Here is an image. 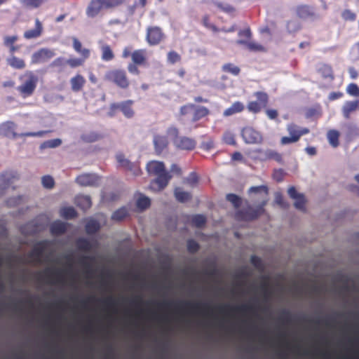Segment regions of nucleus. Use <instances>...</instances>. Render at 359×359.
Instances as JSON below:
<instances>
[{"label":"nucleus","mask_w":359,"mask_h":359,"mask_svg":"<svg viewBox=\"0 0 359 359\" xmlns=\"http://www.w3.org/2000/svg\"><path fill=\"white\" fill-rule=\"evenodd\" d=\"M249 194H259L262 198L260 204L255 209L248 207L236 212V219L241 221H252L257 219L264 212V206L267 203L268 188L266 186L252 187L248 191Z\"/></svg>","instance_id":"f257e3e1"},{"label":"nucleus","mask_w":359,"mask_h":359,"mask_svg":"<svg viewBox=\"0 0 359 359\" xmlns=\"http://www.w3.org/2000/svg\"><path fill=\"white\" fill-rule=\"evenodd\" d=\"M147 170L150 175L156 176V178L150 183L149 188L154 191L163 190L172 179V175L165 170L163 162L152 161L148 163Z\"/></svg>","instance_id":"f03ea898"},{"label":"nucleus","mask_w":359,"mask_h":359,"mask_svg":"<svg viewBox=\"0 0 359 359\" xmlns=\"http://www.w3.org/2000/svg\"><path fill=\"white\" fill-rule=\"evenodd\" d=\"M160 307L170 308L174 305L176 311L180 312H188L191 313L202 314L203 316H211L212 308L207 303L193 302H163L158 304Z\"/></svg>","instance_id":"7ed1b4c3"},{"label":"nucleus","mask_w":359,"mask_h":359,"mask_svg":"<svg viewBox=\"0 0 359 359\" xmlns=\"http://www.w3.org/2000/svg\"><path fill=\"white\" fill-rule=\"evenodd\" d=\"M20 84L16 88L22 98H27L33 95L37 83L38 76L32 71H27L19 76Z\"/></svg>","instance_id":"20e7f679"},{"label":"nucleus","mask_w":359,"mask_h":359,"mask_svg":"<svg viewBox=\"0 0 359 359\" xmlns=\"http://www.w3.org/2000/svg\"><path fill=\"white\" fill-rule=\"evenodd\" d=\"M128 0H90L86 8L89 18L97 16L102 9H116L126 4Z\"/></svg>","instance_id":"39448f33"},{"label":"nucleus","mask_w":359,"mask_h":359,"mask_svg":"<svg viewBox=\"0 0 359 359\" xmlns=\"http://www.w3.org/2000/svg\"><path fill=\"white\" fill-rule=\"evenodd\" d=\"M104 80L111 82L122 89L128 88L130 84L127 72L121 68L108 70L104 75Z\"/></svg>","instance_id":"423d86ee"},{"label":"nucleus","mask_w":359,"mask_h":359,"mask_svg":"<svg viewBox=\"0 0 359 359\" xmlns=\"http://www.w3.org/2000/svg\"><path fill=\"white\" fill-rule=\"evenodd\" d=\"M15 124L13 121H6L0 124V136L6 137H43L48 131L27 132L17 133L15 131Z\"/></svg>","instance_id":"0eeeda50"},{"label":"nucleus","mask_w":359,"mask_h":359,"mask_svg":"<svg viewBox=\"0 0 359 359\" xmlns=\"http://www.w3.org/2000/svg\"><path fill=\"white\" fill-rule=\"evenodd\" d=\"M286 129L290 137L284 136L281 137L280 143L282 145L297 142L299 140L302 136L306 135L310 132L309 128H300L293 123L287 124Z\"/></svg>","instance_id":"6e6552de"},{"label":"nucleus","mask_w":359,"mask_h":359,"mask_svg":"<svg viewBox=\"0 0 359 359\" xmlns=\"http://www.w3.org/2000/svg\"><path fill=\"white\" fill-rule=\"evenodd\" d=\"M253 95L257 100L249 102L247 104V109L250 112L257 114L267 107L269 97V95L264 91L255 92Z\"/></svg>","instance_id":"1a4fd4ad"},{"label":"nucleus","mask_w":359,"mask_h":359,"mask_svg":"<svg viewBox=\"0 0 359 359\" xmlns=\"http://www.w3.org/2000/svg\"><path fill=\"white\" fill-rule=\"evenodd\" d=\"M47 245L48 242L46 241H41L34 245L33 249L27 255L28 260L26 261V263H39Z\"/></svg>","instance_id":"9d476101"},{"label":"nucleus","mask_w":359,"mask_h":359,"mask_svg":"<svg viewBox=\"0 0 359 359\" xmlns=\"http://www.w3.org/2000/svg\"><path fill=\"white\" fill-rule=\"evenodd\" d=\"M219 312L224 315H228L231 312H240L242 313H252L255 307L250 304H242L236 306H231L229 304H221L217 307Z\"/></svg>","instance_id":"9b49d317"},{"label":"nucleus","mask_w":359,"mask_h":359,"mask_svg":"<svg viewBox=\"0 0 359 359\" xmlns=\"http://www.w3.org/2000/svg\"><path fill=\"white\" fill-rule=\"evenodd\" d=\"M241 135L245 142L248 144H260L263 141L261 133L252 127L243 128Z\"/></svg>","instance_id":"f8f14e48"},{"label":"nucleus","mask_w":359,"mask_h":359,"mask_svg":"<svg viewBox=\"0 0 359 359\" xmlns=\"http://www.w3.org/2000/svg\"><path fill=\"white\" fill-rule=\"evenodd\" d=\"M162 29L158 26H151L147 28V40L150 45L158 44L164 38Z\"/></svg>","instance_id":"ddd939ff"},{"label":"nucleus","mask_w":359,"mask_h":359,"mask_svg":"<svg viewBox=\"0 0 359 359\" xmlns=\"http://www.w3.org/2000/svg\"><path fill=\"white\" fill-rule=\"evenodd\" d=\"M55 55L53 50L47 48H42L35 51L31 57L32 64H37L46 62Z\"/></svg>","instance_id":"4468645a"},{"label":"nucleus","mask_w":359,"mask_h":359,"mask_svg":"<svg viewBox=\"0 0 359 359\" xmlns=\"http://www.w3.org/2000/svg\"><path fill=\"white\" fill-rule=\"evenodd\" d=\"M19 179L17 172H6L0 177V195L4 194V191L11 186L15 180Z\"/></svg>","instance_id":"2eb2a0df"},{"label":"nucleus","mask_w":359,"mask_h":359,"mask_svg":"<svg viewBox=\"0 0 359 359\" xmlns=\"http://www.w3.org/2000/svg\"><path fill=\"white\" fill-rule=\"evenodd\" d=\"M288 196L294 200V206L296 209L304 212L306 199L302 194H299L294 187H290L287 190Z\"/></svg>","instance_id":"dca6fc26"},{"label":"nucleus","mask_w":359,"mask_h":359,"mask_svg":"<svg viewBox=\"0 0 359 359\" xmlns=\"http://www.w3.org/2000/svg\"><path fill=\"white\" fill-rule=\"evenodd\" d=\"M116 161L119 166L132 171L135 176L141 174V169L138 165L131 163L128 159L125 158L123 154H116Z\"/></svg>","instance_id":"f3484780"},{"label":"nucleus","mask_w":359,"mask_h":359,"mask_svg":"<svg viewBox=\"0 0 359 359\" xmlns=\"http://www.w3.org/2000/svg\"><path fill=\"white\" fill-rule=\"evenodd\" d=\"M133 104V101L131 100H126L121 103H114L111 104V109H120L126 118H132L135 114L134 110L132 107Z\"/></svg>","instance_id":"a211bd4d"},{"label":"nucleus","mask_w":359,"mask_h":359,"mask_svg":"<svg viewBox=\"0 0 359 359\" xmlns=\"http://www.w3.org/2000/svg\"><path fill=\"white\" fill-rule=\"evenodd\" d=\"M174 144L177 149L191 151L196 148V141L188 137H179L174 140Z\"/></svg>","instance_id":"6ab92c4d"},{"label":"nucleus","mask_w":359,"mask_h":359,"mask_svg":"<svg viewBox=\"0 0 359 359\" xmlns=\"http://www.w3.org/2000/svg\"><path fill=\"white\" fill-rule=\"evenodd\" d=\"M295 13L297 17L301 19L313 18L316 15L314 8L311 6H308V4H299L297 6Z\"/></svg>","instance_id":"aec40b11"},{"label":"nucleus","mask_w":359,"mask_h":359,"mask_svg":"<svg viewBox=\"0 0 359 359\" xmlns=\"http://www.w3.org/2000/svg\"><path fill=\"white\" fill-rule=\"evenodd\" d=\"M18 40V36L14 35H6L3 38V43L4 46L8 48L9 53L13 54L18 51L21 46L16 44V41Z\"/></svg>","instance_id":"412c9836"},{"label":"nucleus","mask_w":359,"mask_h":359,"mask_svg":"<svg viewBox=\"0 0 359 359\" xmlns=\"http://www.w3.org/2000/svg\"><path fill=\"white\" fill-rule=\"evenodd\" d=\"M97 182V177L92 174H82L75 179V182L82 187L93 186Z\"/></svg>","instance_id":"4be33fe9"},{"label":"nucleus","mask_w":359,"mask_h":359,"mask_svg":"<svg viewBox=\"0 0 359 359\" xmlns=\"http://www.w3.org/2000/svg\"><path fill=\"white\" fill-rule=\"evenodd\" d=\"M43 32V25L41 21L38 19H35V27L26 30L24 34V38L27 39H35L41 36Z\"/></svg>","instance_id":"5701e85b"},{"label":"nucleus","mask_w":359,"mask_h":359,"mask_svg":"<svg viewBox=\"0 0 359 359\" xmlns=\"http://www.w3.org/2000/svg\"><path fill=\"white\" fill-rule=\"evenodd\" d=\"M154 144L156 152L161 154L168 145V140L165 136L156 135L154 137Z\"/></svg>","instance_id":"b1692460"},{"label":"nucleus","mask_w":359,"mask_h":359,"mask_svg":"<svg viewBox=\"0 0 359 359\" xmlns=\"http://www.w3.org/2000/svg\"><path fill=\"white\" fill-rule=\"evenodd\" d=\"M39 278H41L42 276H44L47 278H56L57 283H63L62 271L61 270H52L50 269H45L42 273L39 272Z\"/></svg>","instance_id":"393cba45"},{"label":"nucleus","mask_w":359,"mask_h":359,"mask_svg":"<svg viewBox=\"0 0 359 359\" xmlns=\"http://www.w3.org/2000/svg\"><path fill=\"white\" fill-rule=\"evenodd\" d=\"M147 52L146 49H137L133 52L132 60L136 65H142L147 62Z\"/></svg>","instance_id":"a878e982"},{"label":"nucleus","mask_w":359,"mask_h":359,"mask_svg":"<svg viewBox=\"0 0 359 359\" xmlns=\"http://www.w3.org/2000/svg\"><path fill=\"white\" fill-rule=\"evenodd\" d=\"M74 204L82 210H86L91 207V200L88 196L79 195L74 198Z\"/></svg>","instance_id":"bb28decb"},{"label":"nucleus","mask_w":359,"mask_h":359,"mask_svg":"<svg viewBox=\"0 0 359 359\" xmlns=\"http://www.w3.org/2000/svg\"><path fill=\"white\" fill-rule=\"evenodd\" d=\"M245 109V106L243 102L240 101H236L233 102L231 107L226 109L223 112L224 116H230L235 114H238L242 112Z\"/></svg>","instance_id":"cd10ccee"},{"label":"nucleus","mask_w":359,"mask_h":359,"mask_svg":"<svg viewBox=\"0 0 359 359\" xmlns=\"http://www.w3.org/2000/svg\"><path fill=\"white\" fill-rule=\"evenodd\" d=\"M86 83L84 77L77 74L70 79L71 88L74 92L80 91Z\"/></svg>","instance_id":"c85d7f7f"},{"label":"nucleus","mask_w":359,"mask_h":359,"mask_svg":"<svg viewBox=\"0 0 359 359\" xmlns=\"http://www.w3.org/2000/svg\"><path fill=\"white\" fill-rule=\"evenodd\" d=\"M358 108V100L346 101L342 107V114L345 118H348L350 114Z\"/></svg>","instance_id":"c756f323"},{"label":"nucleus","mask_w":359,"mask_h":359,"mask_svg":"<svg viewBox=\"0 0 359 359\" xmlns=\"http://www.w3.org/2000/svg\"><path fill=\"white\" fill-rule=\"evenodd\" d=\"M72 46L74 50L78 53L82 58L86 59L90 55V50L88 48H82L81 43L80 41L76 38L73 37L72 39Z\"/></svg>","instance_id":"7c9ffc66"},{"label":"nucleus","mask_w":359,"mask_h":359,"mask_svg":"<svg viewBox=\"0 0 359 359\" xmlns=\"http://www.w3.org/2000/svg\"><path fill=\"white\" fill-rule=\"evenodd\" d=\"M67 231L66 224L60 221L52 223L50 227V231L53 236H60Z\"/></svg>","instance_id":"2f4dec72"},{"label":"nucleus","mask_w":359,"mask_h":359,"mask_svg":"<svg viewBox=\"0 0 359 359\" xmlns=\"http://www.w3.org/2000/svg\"><path fill=\"white\" fill-rule=\"evenodd\" d=\"M7 62L11 67L16 69H22L26 67L25 60L13 54L7 59Z\"/></svg>","instance_id":"473e14b6"},{"label":"nucleus","mask_w":359,"mask_h":359,"mask_svg":"<svg viewBox=\"0 0 359 359\" xmlns=\"http://www.w3.org/2000/svg\"><path fill=\"white\" fill-rule=\"evenodd\" d=\"M194 114L192 117V121L196 122L199 121L200 119L205 117L210 114V110L205 107H196L195 109H193Z\"/></svg>","instance_id":"72a5a7b5"},{"label":"nucleus","mask_w":359,"mask_h":359,"mask_svg":"<svg viewBox=\"0 0 359 359\" xmlns=\"http://www.w3.org/2000/svg\"><path fill=\"white\" fill-rule=\"evenodd\" d=\"M236 43L240 45H245L247 46V48L250 51H264L265 48L264 47L257 43L253 42V41H248V40L245 39H238L237 40Z\"/></svg>","instance_id":"f704fd0d"},{"label":"nucleus","mask_w":359,"mask_h":359,"mask_svg":"<svg viewBox=\"0 0 359 359\" xmlns=\"http://www.w3.org/2000/svg\"><path fill=\"white\" fill-rule=\"evenodd\" d=\"M101 59L104 61H111L114 59V53L109 44H104L100 47Z\"/></svg>","instance_id":"c9c22d12"},{"label":"nucleus","mask_w":359,"mask_h":359,"mask_svg":"<svg viewBox=\"0 0 359 359\" xmlns=\"http://www.w3.org/2000/svg\"><path fill=\"white\" fill-rule=\"evenodd\" d=\"M175 196L176 199L181 203L187 202L191 198V194L190 193L183 191L180 187L175 189Z\"/></svg>","instance_id":"e433bc0d"},{"label":"nucleus","mask_w":359,"mask_h":359,"mask_svg":"<svg viewBox=\"0 0 359 359\" xmlns=\"http://www.w3.org/2000/svg\"><path fill=\"white\" fill-rule=\"evenodd\" d=\"M102 138V135L96 132H88L81 135V139L86 143L96 142Z\"/></svg>","instance_id":"4c0bfd02"},{"label":"nucleus","mask_w":359,"mask_h":359,"mask_svg":"<svg viewBox=\"0 0 359 359\" xmlns=\"http://www.w3.org/2000/svg\"><path fill=\"white\" fill-rule=\"evenodd\" d=\"M76 245L78 250L81 252H90L92 249L91 243L86 238H79L76 241Z\"/></svg>","instance_id":"58836bf2"},{"label":"nucleus","mask_w":359,"mask_h":359,"mask_svg":"<svg viewBox=\"0 0 359 359\" xmlns=\"http://www.w3.org/2000/svg\"><path fill=\"white\" fill-rule=\"evenodd\" d=\"M339 133L336 130H330L327 132V137L330 144L333 147H337L339 145Z\"/></svg>","instance_id":"ea45409f"},{"label":"nucleus","mask_w":359,"mask_h":359,"mask_svg":"<svg viewBox=\"0 0 359 359\" xmlns=\"http://www.w3.org/2000/svg\"><path fill=\"white\" fill-rule=\"evenodd\" d=\"M128 215V212L127 209L126 208H121L112 213V217H111V219L115 222H121L123 219H126Z\"/></svg>","instance_id":"a19ab883"},{"label":"nucleus","mask_w":359,"mask_h":359,"mask_svg":"<svg viewBox=\"0 0 359 359\" xmlns=\"http://www.w3.org/2000/svg\"><path fill=\"white\" fill-rule=\"evenodd\" d=\"M47 1L48 0H19V2L26 8L36 9V8H39Z\"/></svg>","instance_id":"79ce46f5"},{"label":"nucleus","mask_w":359,"mask_h":359,"mask_svg":"<svg viewBox=\"0 0 359 359\" xmlns=\"http://www.w3.org/2000/svg\"><path fill=\"white\" fill-rule=\"evenodd\" d=\"M266 158L274 160L278 163H283L282 155L276 151L269 149L265 152Z\"/></svg>","instance_id":"37998d69"},{"label":"nucleus","mask_w":359,"mask_h":359,"mask_svg":"<svg viewBox=\"0 0 359 359\" xmlns=\"http://www.w3.org/2000/svg\"><path fill=\"white\" fill-rule=\"evenodd\" d=\"M151 205V200L149 198L141 195L137 201V206L139 209L144 210L149 208Z\"/></svg>","instance_id":"c03bdc74"},{"label":"nucleus","mask_w":359,"mask_h":359,"mask_svg":"<svg viewBox=\"0 0 359 359\" xmlns=\"http://www.w3.org/2000/svg\"><path fill=\"white\" fill-rule=\"evenodd\" d=\"M61 215L67 219H72L77 216L76 210L72 207L65 208L61 211Z\"/></svg>","instance_id":"a18cd8bd"},{"label":"nucleus","mask_w":359,"mask_h":359,"mask_svg":"<svg viewBox=\"0 0 359 359\" xmlns=\"http://www.w3.org/2000/svg\"><path fill=\"white\" fill-rule=\"evenodd\" d=\"M191 223L194 226L201 228L205 226L206 223V218L203 215H196L193 216Z\"/></svg>","instance_id":"49530a36"},{"label":"nucleus","mask_w":359,"mask_h":359,"mask_svg":"<svg viewBox=\"0 0 359 359\" xmlns=\"http://www.w3.org/2000/svg\"><path fill=\"white\" fill-rule=\"evenodd\" d=\"M222 70L224 72L231 73L235 76L238 75L241 72L240 68L232 63L224 64L222 67Z\"/></svg>","instance_id":"de8ad7c7"},{"label":"nucleus","mask_w":359,"mask_h":359,"mask_svg":"<svg viewBox=\"0 0 359 359\" xmlns=\"http://www.w3.org/2000/svg\"><path fill=\"white\" fill-rule=\"evenodd\" d=\"M226 200L230 202L235 208L241 207L242 201L241 198L236 194H229L226 195Z\"/></svg>","instance_id":"09e8293b"},{"label":"nucleus","mask_w":359,"mask_h":359,"mask_svg":"<svg viewBox=\"0 0 359 359\" xmlns=\"http://www.w3.org/2000/svg\"><path fill=\"white\" fill-rule=\"evenodd\" d=\"M100 229L99 224L95 221L88 222L85 226L86 231L88 234H93L98 231Z\"/></svg>","instance_id":"8fccbe9b"},{"label":"nucleus","mask_w":359,"mask_h":359,"mask_svg":"<svg viewBox=\"0 0 359 359\" xmlns=\"http://www.w3.org/2000/svg\"><path fill=\"white\" fill-rule=\"evenodd\" d=\"M222 140L224 142L226 143V144L233 146H235L236 144L235 135L230 131H226L224 133Z\"/></svg>","instance_id":"3c124183"},{"label":"nucleus","mask_w":359,"mask_h":359,"mask_svg":"<svg viewBox=\"0 0 359 359\" xmlns=\"http://www.w3.org/2000/svg\"><path fill=\"white\" fill-rule=\"evenodd\" d=\"M181 55L175 50H171L168 53V61L171 64H175L181 61Z\"/></svg>","instance_id":"603ef678"},{"label":"nucleus","mask_w":359,"mask_h":359,"mask_svg":"<svg viewBox=\"0 0 359 359\" xmlns=\"http://www.w3.org/2000/svg\"><path fill=\"white\" fill-rule=\"evenodd\" d=\"M41 183L44 188L46 189H52L54 187L55 182L54 180L51 176L45 175L41 178Z\"/></svg>","instance_id":"864d4df0"},{"label":"nucleus","mask_w":359,"mask_h":359,"mask_svg":"<svg viewBox=\"0 0 359 359\" xmlns=\"http://www.w3.org/2000/svg\"><path fill=\"white\" fill-rule=\"evenodd\" d=\"M286 29L289 33H292L298 31L300 29V25L297 22L290 20L286 22Z\"/></svg>","instance_id":"5fc2aeb1"},{"label":"nucleus","mask_w":359,"mask_h":359,"mask_svg":"<svg viewBox=\"0 0 359 359\" xmlns=\"http://www.w3.org/2000/svg\"><path fill=\"white\" fill-rule=\"evenodd\" d=\"M62 143L61 140L60 139H53L48 140L43 143L41 147H47V148H55L60 146Z\"/></svg>","instance_id":"6e6d98bb"},{"label":"nucleus","mask_w":359,"mask_h":359,"mask_svg":"<svg viewBox=\"0 0 359 359\" xmlns=\"http://www.w3.org/2000/svg\"><path fill=\"white\" fill-rule=\"evenodd\" d=\"M346 92L348 94L352 96H359V88L353 83L348 85L346 88Z\"/></svg>","instance_id":"4d7b16f0"},{"label":"nucleus","mask_w":359,"mask_h":359,"mask_svg":"<svg viewBox=\"0 0 359 359\" xmlns=\"http://www.w3.org/2000/svg\"><path fill=\"white\" fill-rule=\"evenodd\" d=\"M200 245L194 240H189L187 242V250L190 253H196L199 250Z\"/></svg>","instance_id":"13d9d810"},{"label":"nucleus","mask_w":359,"mask_h":359,"mask_svg":"<svg viewBox=\"0 0 359 359\" xmlns=\"http://www.w3.org/2000/svg\"><path fill=\"white\" fill-rule=\"evenodd\" d=\"M83 58H69L66 60V63L68 64L71 67H76L81 65L83 62Z\"/></svg>","instance_id":"bf43d9fd"},{"label":"nucleus","mask_w":359,"mask_h":359,"mask_svg":"<svg viewBox=\"0 0 359 359\" xmlns=\"http://www.w3.org/2000/svg\"><path fill=\"white\" fill-rule=\"evenodd\" d=\"M215 5L226 13H230V12H233L234 11V8L230 4H224L223 3H219V1H215Z\"/></svg>","instance_id":"052dcab7"},{"label":"nucleus","mask_w":359,"mask_h":359,"mask_svg":"<svg viewBox=\"0 0 359 359\" xmlns=\"http://www.w3.org/2000/svg\"><path fill=\"white\" fill-rule=\"evenodd\" d=\"M341 17L344 20L353 21L355 20L356 15L350 10H344L341 13Z\"/></svg>","instance_id":"680f3d73"},{"label":"nucleus","mask_w":359,"mask_h":359,"mask_svg":"<svg viewBox=\"0 0 359 359\" xmlns=\"http://www.w3.org/2000/svg\"><path fill=\"white\" fill-rule=\"evenodd\" d=\"M203 24L205 27L210 29L215 32L218 30L217 26L210 22V18L208 15H205L203 17Z\"/></svg>","instance_id":"e2e57ef3"},{"label":"nucleus","mask_w":359,"mask_h":359,"mask_svg":"<svg viewBox=\"0 0 359 359\" xmlns=\"http://www.w3.org/2000/svg\"><path fill=\"white\" fill-rule=\"evenodd\" d=\"M198 182V178L196 173L195 172H191L186 180V182L191 187L196 185Z\"/></svg>","instance_id":"0e129e2a"},{"label":"nucleus","mask_w":359,"mask_h":359,"mask_svg":"<svg viewBox=\"0 0 359 359\" xmlns=\"http://www.w3.org/2000/svg\"><path fill=\"white\" fill-rule=\"evenodd\" d=\"M250 262L255 269H261L262 267V259L257 255H252L250 257Z\"/></svg>","instance_id":"69168bd1"},{"label":"nucleus","mask_w":359,"mask_h":359,"mask_svg":"<svg viewBox=\"0 0 359 359\" xmlns=\"http://www.w3.org/2000/svg\"><path fill=\"white\" fill-rule=\"evenodd\" d=\"M102 302L105 305V306L108 309H113L116 306V300L113 297L109 296L106 299H102Z\"/></svg>","instance_id":"338daca9"},{"label":"nucleus","mask_w":359,"mask_h":359,"mask_svg":"<svg viewBox=\"0 0 359 359\" xmlns=\"http://www.w3.org/2000/svg\"><path fill=\"white\" fill-rule=\"evenodd\" d=\"M22 201V197L18 196L14 198H11L7 200L6 204L8 207H15L20 203Z\"/></svg>","instance_id":"774afa93"}]
</instances>
